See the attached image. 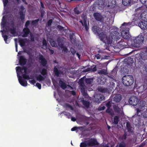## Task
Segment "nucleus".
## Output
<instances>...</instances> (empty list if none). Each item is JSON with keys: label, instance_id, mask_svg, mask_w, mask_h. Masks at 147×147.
Instances as JSON below:
<instances>
[{"label": "nucleus", "instance_id": "11", "mask_svg": "<svg viewBox=\"0 0 147 147\" xmlns=\"http://www.w3.org/2000/svg\"><path fill=\"white\" fill-rule=\"evenodd\" d=\"M105 1L106 3H108V5L107 4V8H113L116 5L115 0H105Z\"/></svg>", "mask_w": 147, "mask_h": 147}, {"label": "nucleus", "instance_id": "1", "mask_svg": "<svg viewBox=\"0 0 147 147\" xmlns=\"http://www.w3.org/2000/svg\"><path fill=\"white\" fill-rule=\"evenodd\" d=\"M130 22H124L120 27L121 29H122L121 33V36L125 40H127L130 38L131 37L130 35L129 32V26L131 25Z\"/></svg>", "mask_w": 147, "mask_h": 147}, {"label": "nucleus", "instance_id": "59", "mask_svg": "<svg viewBox=\"0 0 147 147\" xmlns=\"http://www.w3.org/2000/svg\"><path fill=\"white\" fill-rule=\"evenodd\" d=\"M80 87L85 86L84 82L82 81H80Z\"/></svg>", "mask_w": 147, "mask_h": 147}, {"label": "nucleus", "instance_id": "55", "mask_svg": "<svg viewBox=\"0 0 147 147\" xmlns=\"http://www.w3.org/2000/svg\"><path fill=\"white\" fill-rule=\"evenodd\" d=\"M144 110H142V109H140L139 107L138 108H137V114L138 115H138L139 113H141Z\"/></svg>", "mask_w": 147, "mask_h": 147}, {"label": "nucleus", "instance_id": "2", "mask_svg": "<svg viewBox=\"0 0 147 147\" xmlns=\"http://www.w3.org/2000/svg\"><path fill=\"white\" fill-rule=\"evenodd\" d=\"M110 27L108 25L103 26L102 28L98 26H95L92 27V30L95 33H97L98 35L102 32H110Z\"/></svg>", "mask_w": 147, "mask_h": 147}, {"label": "nucleus", "instance_id": "17", "mask_svg": "<svg viewBox=\"0 0 147 147\" xmlns=\"http://www.w3.org/2000/svg\"><path fill=\"white\" fill-rule=\"evenodd\" d=\"M17 76L18 78V80L20 84L22 86H27V81L25 80L22 79L21 76Z\"/></svg>", "mask_w": 147, "mask_h": 147}, {"label": "nucleus", "instance_id": "30", "mask_svg": "<svg viewBox=\"0 0 147 147\" xmlns=\"http://www.w3.org/2000/svg\"><path fill=\"white\" fill-rule=\"evenodd\" d=\"M5 16H3L1 24V26H3V27H4L5 26L7 23L6 20H5Z\"/></svg>", "mask_w": 147, "mask_h": 147}, {"label": "nucleus", "instance_id": "3", "mask_svg": "<svg viewBox=\"0 0 147 147\" xmlns=\"http://www.w3.org/2000/svg\"><path fill=\"white\" fill-rule=\"evenodd\" d=\"M134 78L131 75H125L122 78V81L123 84L126 86L132 85L134 82Z\"/></svg>", "mask_w": 147, "mask_h": 147}, {"label": "nucleus", "instance_id": "14", "mask_svg": "<svg viewBox=\"0 0 147 147\" xmlns=\"http://www.w3.org/2000/svg\"><path fill=\"white\" fill-rule=\"evenodd\" d=\"M98 143L96 139H91L90 141L87 143V145L89 146H92L98 145Z\"/></svg>", "mask_w": 147, "mask_h": 147}, {"label": "nucleus", "instance_id": "20", "mask_svg": "<svg viewBox=\"0 0 147 147\" xmlns=\"http://www.w3.org/2000/svg\"><path fill=\"white\" fill-rule=\"evenodd\" d=\"M145 103L144 101H140L138 104L139 108L142 110H145L147 109V107L145 105Z\"/></svg>", "mask_w": 147, "mask_h": 147}, {"label": "nucleus", "instance_id": "50", "mask_svg": "<svg viewBox=\"0 0 147 147\" xmlns=\"http://www.w3.org/2000/svg\"><path fill=\"white\" fill-rule=\"evenodd\" d=\"M127 134L125 132L123 135L121 137V139L122 140H125L127 138Z\"/></svg>", "mask_w": 147, "mask_h": 147}, {"label": "nucleus", "instance_id": "40", "mask_svg": "<svg viewBox=\"0 0 147 147\" xmlns=\"http://www.w3.org/2000/svg\"><path fill=\"white\" fill-rule=\"evenodd\" d=\"M22 76L23 78L25 79L28 80L30 79H32V78H30L29 75L27 74L26 73H25L24 74H23Z\"/></svg>", "mask_w": 147, "mask_h": 147}, {"label": "nucleus", "instance_id": "36", "mask_svg": "<svg viewBox=\"0 0 147 147\" xmlns=\"http://www.w3.org/2000/svg\"><path fill=\"white\" fill-rule=\"evenodd\" d=\"M106 111L107 113L111 115H113L114 114V113L112 109L110 108H107Z\"/></svg>", "mask_w": 147, "mask_h": 147}, {"label": "nucleus", "instance_id": "22", "mask_svg": "<svg viewBox=\"0 0 147 147\" xmlns=\"http://www.w3.org/2000/svg\"><path fill=\"white\" fill-rule=\"evenodd\" d=\"M59 84L60 87L63 89H66L67 88L66 84L65 82L60 80L59 81Z\"/></svg>", "mask_w": 147, "mask_h": 147}, {"label": "nucleus", "instance_id": "37", "mask_svg": "<svg viewBox=\"0 0 147 147\" xmlns=\"http://www.w3.org/2000/svg\"><path fill=\"white\" fill-rule=\"evenodd\" d=\"M40 73L43 76H45L47 75V70L46 69L43 68L41 71H40Z\"/></svg>", "mask_w": 147, "mask_h": 147}, {"label": "nucleus", "instance_id": "56", "mask_svg": "<svg viewBox=\"0 0 147 147\" xmlns=\"http://www.w3.org/2000/svg\"><path fill=\"white\" fill-rule=\"evenodd\" d=\"M3 37L4 38V40L5 42L7 43V40L8 38V37L7 36V35H2Z\"/></svg>", "mask_w": 147, "mask_h": 147}, {"label": "nucleus", "instance_id": "28", "mask_svg": "<svg viewBox=\"0 0 147 147\" xmlns=\"http://www.w3.org/2000/svg\"><path fill=\"white\" fill-rule=\"evenodd\" d=\"M141 57L142 60H145L147 59V51H145L144 53L141 54Z\"/></svg>", "mask_w": 147, "mask_h": 147}, {"label": "nucleus", "instance_id": "54", "mask_svg": "<svg viewBox=\"0 0 147 147\" xmlns=\"http://www.w3.org/2000/svg\"><path fill=\"white\" fill-rule=\"evenodd\" d=\"M141 3L145 5H147V0H140Z\"/></svg>", "mask_w": 147, "mask_h": 147}, {"label": "nucleus", "instance_id": "63", "mask_svg": "<svg viewBox=\"0 0 147 147\" xmlns=\"http://www.w3.org/2000/svg\"><path fill=\"white\" fill-rule=\"evenodd\" d=\"M125 145L124 142H121L119 145V147H125Z\"/></svg>", "mask_w": 147, "mask_h": 147}, {"label": "nucleus", "instance_id": "15", "mask_svg": "<svg viewBox=\"0 0 147 147\" xmlns=\"http://www.w3.org/2000/svg\"><path fill=\"white\" fill-rule=\"evenodd\" d=\"M27 61V60L23 56H21L19 57V63L21 66H23L26 64Z\"/></svg>", "mask_w": 147, "mask_h": 147}, {"label": "nucleus", "instance_id": "9", "mask_svg": "<svg viewBox=\"0 0 147 147\" xmlns=\"http://www.w3.org/2000/svg\"><path fill=\"white\" fill-rule=\"evenodd\" d=\"M139 102L138 99L137 97L135 96L131 97L128 100V102L129 104L133 106H136Z\"/></svg>", "mask_w": 147, "mask_h": 147}, {"label": "nucleus", "instance_id": "51", "mask_svg": "<svg viewBox=\"0 0 147 147\" xmlns=\"http://www.w3.org/2000/svg\"><path fill=\"white\" fill-rule=\"evenodd\" d=\"M65 106L66 107L70 108L71 110H73V108L69 104L67 103H66L65 104Z\"/></svg>", "mask_w": 147, "mask_h": 147}, {"label": "nucleus", "instance_id": "13", "mask_svg": "<svg viewBox=\"0 0 147 147\" xmlns=\"http://www.w3.org/2000/svg\"><path fill=\"white\" fill-rule=\"evenodd\" d=\"M58 67V66H55L53 69V71L55 75L58 77H60L61 75L63 74V72L60 70H58L57 68Z\"/></svg>", "mask_w": 147, "mask_h": 147}, {"label": "nucleus", "instance_id": "31", "mask_svg": "<svg viewBox=\"0 0 147 147\" xmlns=\"http://www.w3.org/2000/svg\"><path fill=\"white\" fill-rule=\"evenodd\" d=\"M36 78V80L39 82L42 81L45 79V78L40 74L38 75L37 76Z\"/></svg>", "mask_w": 147, "mask_h": 147}, {"label": "nucleus", "instance_id": "42", "mask_svg": "<svg viewBox=\"0 0 147 147\" xmlns=\"http://www.w3.org/2000/svg\"><path fill=\"white\" fill-rule=\"evenodd\" d=\"M128 63L129 62L130 63H129V65L132 64L134 62V60L133 59L130 57H128V59L127 60Z\"/></svg>", "mask_w": 147, "mask_h": 147}, {"label": "nucleus", "instance_id": "25", "mask_svg": "<svg viewBox=\"0 0 147 147\" xmlns=\"http://www.w3.org/2000/svg\"><path fill=\"white\" fill-rule=\"evenodd\" d=\"M126 128L129 132H132V127L129 122H127L126 124Z\"/></svg>", "mask_w": 147, "mask_h": 147}, {"label": "nucleus", "instance_id": "58", "mask_svg": "<svg viewBox=\"0 0 147 147\" xmlns=\"http://www.w3.org/2000/svg\"><path fill=\"white\" fill-rule=\"evenodd\" d=\"M145 110H146V111L143 113V115L144 117L147 118V109H145Z\"/></svg>", "mask_w": 147, "mask_h": 147}, {"label": "nucleus", "instance_id": "34", "mask_svg": "<svg viewBox=\"0 0 147 147\" xmlns=\"http://www.w3.org/2000/svg\"><path fill=\"white\" fill-rule=\"evenodd\" d=\"M93 79L91 78H86L85 79V81L87 84H90L93 82Z\"/></svg>", "mask_w": 147, "mask_h": 147}, {"label": "nucleus", "instance_id": "10", "mask_svg": "<svg viewBox=\"0 0 147 147\" xmlns=\"http://www.w3.org/2000/svg\"><path fill=\"white\" fill-rule=\"evenodd\" d=\"M95 100L94 102L99 104L101 102L105 99V97L103 95L101 94H96L94 96Z\"/></svg>", "mask_w": 147, "mask_h": 147}, {"label": "nucleus", "instance_id": "48", "mask_svg": "<svg viewBox=\"0 0 147 147\" xmlns=\"http://www.w3.org/2000/svg\"><path fill=\"white\" fill-rule=\"evenodd\" d=\"M53 22V20L52 19H50L47 22V26H50L51 25V24Z\"/></svg>", "mask_w": 147, "mask_h": 147}, {"label": "nucleus", "instance_id": "61", "mask_svg": "<svg viewBox=\"0 0 147 147\" xmlns=\"http://www.w3.org/2000/svg\"><path fill=\"white\" fill-rule=\"evenodd\" d=\"M86 86L83 87H80V89L81 92H84L86 91Z\"/></svg>", "mask_w": 147, "mask_h": 147}, {"label": "nucleus", "instance_id": "62", "mask_svg": "<svg viewBox=\"0 0 147 147\" xmlns=\"http://www.w3.org/2000/svg\"><path fill=\"white\" fill-rule=\"evenodd\" d=\"M42 45L43 46H45L46 47L47 46V43L46 40L45 39H44L42 41Z\"/></svg>", "mask_w": 147, "mask_h": 147}, {"label": "nucleus", "instance_id": "27", "mask_svg": "<svg viewBox=\"0 0 147 147\" xmlns=\"http://www.w3.org/2000/svg\"><path fill=\"white\" fill-rule=\"evenodd\" d=\"M97 73L100 75H106L107 74V71L105 69H102L101 70H98Z\"/></svg>", "mask_w": 147, "mask_h": 147}, {"label": "nucleus", "instance_id": "23", "mask_svg": "<svg viewBox=\"0 0 147 147\" xmlns=\"http://www.w3.org/2000/svg\"><path fill=\"white\" fill-rule=\"evenodd\" d=\"M24 10H21L19 12L20 18L22 21H24L25 18V14L23 13Z\"/></svg>", "mask_w": 147, "mask_h": 147}, {"label": "nucleus", "instance_id": "64", "mask_svg": "<svg viewBox=\"0 0 147 147\" xmlns=\"http://www.w3.org/2000/svg\"><path fill=\"white\" fill-rule=\"evenodd\" d=\"M36 86L39 89H41V86L40 84L38 83H36Z\"/></svg>", "mask_w": 147, "mask_h": 147}, {"label": "nucleus", "instance_id": "33", "mask_svg": "<svg viewBox=\"0 0 147 147\" xmlns=\"http://www.w3.org/2000/svg\"><path fill=\"white\" fill-rule=\"evenodd\" d=\"M57 41L59 46V47L61 46V47H62L63 44L62 42L61 38L60 37H58L57 38Z\"/></svg>", "mask_w": 147, "mask_h": 147}, {"label": "nucleus", "instance_id": "12", "mask_svg": "<svg viewBox=\"0 0 147 147\" xmlns=\"http://www.w3.org/2000/svg\"><path fill=\"white\" fill-rule=\"evenodd\" d=\"M39 59L40 61V63L43 67H45L47 63V62L46 59L42 55L40 54L39 55Z\"/></svg>", "mask_w": 147, "mask_h": 147}, {"label": "nucleus", "instance_id": "6", "mask_svg": "<svg viewBox=\"0 0 147 147\" xmlns=\"http://www.w3.org/2000/svg\"><path fill=\"white\" fill-rule=\"evenodd\" d=\"M116 45L118 48L120 49L127 48L129 47L127 40L124 39H121L120 41L117 43Z\"/></svg>", "mask_w": 147, "mask_h": 147}, {"label": "nucleus", "instance_id": "45", "mask_svg": "<svg viewBox=\"0 0 147 147\" xmlns=\"http://www.w3.org/2000/svg\"><path fill=\"white\" fill-rule=\"evenodd\" d=\"M112 101H109L107 102L106 106L107 108H111V107Z\"/></svg>", "mask_w": 147, "mask_h": 147}, {"label": "nucleus", "instance_id": "24", "mask_svg": "<svg viewBox=\"0 0 147 147\" xmlns=\"http://www.w3.org/2000/svg\"><path fill=\"white\" fill-rule=\"evenodd\" d=\"M81 101L85 107L87 108L89 107L90 105V102L88 101L84 100L83 98L81 99Z\"/></svg>", "mask_w": 147, "mask_h": 147}, {"label": "nucleus", "instance_id": "21", "mask_svg": "<svg viewBox=\"0 0 147 147\" xmlns=\"http://www.w3.org/2000/svg\"><path fill=\"white\" fill-rule=\"evenodd\" d=\"M121 96L120 94H117L114 97L113 101L115 102H119L121 100Z\"/></svg>", "mask_w": 147, "mask_h": 147}, {"label": "nucleus", "instance_id": "41", "mask_svg": "<svg viewBox=\"0 0 147 147\" xmlns=\"http://www.w3.org/2000/svg\"><path fill=\"white\" fill-rule=\"evenodd\" d=\"M50 44L53 47H55L57 46L56 42L53 40H51L50 41Z\"/></svg>", "mask_w": 147, "mask_h": 147}, {"label": "nucleus", "instance_id": "46", "mask_svg": "<svg viewBox=\"0 0 147 147\" xmlns=\"http://www.w3.org/2000/svg\"><path fill=\"white\" fill-rule=\"evenodd\" d=\"M87 145V143L86 144L84 142H81L80 145V147H86Z\"/></svg>", "mask_w": 147, "mask_h": 147}, {"label": "nucleus", "instance_id": "4", "mask_svg": "<svg viewBox=\"0 0 147 147\" xmlns=\"http://www.w3.org/2000/svg\"><path fill=\"white\" fill-rule=\"evenodd\" d=\"M99 37L102 42L108 45L111 44L113 41L111 34L109 36H107L102 32L99 34Z\"/></svg>", "mask_w": 147, "mask_h": 147}, {"label": "nucleus", "instance_id": "49", "mask_svg": "<svg viewBox=\"0 0 147 147\" xmlns=\"http://www.w3.org/2000/svg\"><path fill=\"white\" fill-rule=\"evenodd\" d=\"M84 26L85 29L86 31H87L88 30L89 28L88 26L87 25V22L85 21L84 22Z\"/></svg>", "mask_w": 147, "mask_h": 147}, {"label": "nucleus", "instance_id": "47", "mask_svg": "<svg viewBox=\"0 0 147 147\" xmlns=\"http://www.w3.org/2000/svg\"><path fill=\"white\" fill-rule=\"evenodd\" d=\"M82 18L83 20V22H84L85 21H86L87 16H86L84 14H82Z\"/></svg>", "mask_w": 147, "mask_h": 147}, {"label": "nucleus", "instance_id": "35", "mask_svg": "<svg viewBox=\"0 0 147 147\" xmlns=\"http://www.w3.org/2000/svg\"><path fill=\"white\" fill-rule=\"evenodd\" d=\"M131 0H122L123 4L125 6H127L129 5L130 3Z\"/></svg>", "mask_w": 147, "mask_h": 147}, {"label": "nucleus", "instance_id": "26", "mask_svg": "<svg viewBox=\"0 0 147 147\" xmlns=\"http://www.w3.org/2000/svg\"><path fill=\"white\" fill-rule=\"evenodd\" d=\"M113 109L115 112L118 113H120L121 109L119 107L115 105H113Z\"/></svg>", "mask_w": 147, "mask_h": 147}, {"label": "nucleus", "instance_id": "57", "mask_svg": "<svg viewBox=\"0 0 147 147\" xmlns=\"http://www.w3.org/2000/svg\"><path fill=\"white\" fill-rule=\"evenodd\" d=\"M71 53L73 55H74L76 53V51L75 50L72 48H71L70 49Z\"/></svg>", "mask_w": 147, "mask_h": 147}, {"label": "nucleus", "instance_id": "39", "mask_svg": "<svg viewBox=\"0 0 147 147\" xmlns=\"http://www.w3.org/2000/svg\"><path fill=\"white\" fill-rule=\"evenodd\" d=\"M8 31H10V33L11 34H14L16 33V28L14 27H13L12 28H9Z\"/></svg>", "mask_w": 147, "mask_h": 147}, {"label": "nucleus", "instance_id": "5", "mask_svg": "<svg viewBox=\"0 0 147 147\" xmlns=\"http://www.w3.org/2000/svg\"><path fill=\"white\" fill-rule=\"evenodd\" d=\"M113 30L110 33L114 41L116 42L121 38V36L119 32L117 31L118 28L116 27L113 26Z\"/></svg>", "mask_w": 147, "mask_h": 147}, {"label": "nucleus", "instance_id": "38", "mask_svg": "<svg viewBox=\"0 0 147 147\" xmlns=\"http://www.w3.org/2000/svg\"><path fill=\"white\" fill-rule=\"evenodd\" d=\"M59 47L62 49V51L64 53H67L68 51V49L66 47L64 46L63 44V46L62 47L61 46Z\"/></svg>", "mask_w": 147, "mask_h": 147}, {"label": "nucleus", "instance_id": "19", "mask_svg": "<svg viewBox=\"0 0 147 147\" xmlns=\"http://www.w3.org/2000/svg\"><path fill=\"white\" fill-rule=\"evenodd\" d=\"M138 25L142 29L145 30L147 29V22L141 21L139 22Z\"/></svg>", "mask_w": 147, "mask_h": 147}, {"label": "nucleus", "instance_id": "32", "mask_svg": "<svg viewBox=\"0 0 147 147\" xmlns=\"http://www.w3.org/2000/svg\"><path fill=\"white\" fill-rule=\"evenodd\" d=\"M119 121V118L118 116H116L114 117L113 119V123L115 124H117Z\"/></svg>", "mask_w": 147, "mask_h": 147}, {"label": "nucleus", "instance_id": "7", "mask_svg": "<svg viewBox=\"0 0 147 147\" xmlns=\"http://www.w3.org/2000/svg\"><path fill=\"white\" fill-rule=\"evenodd\" d=\"M96 20L99 21L102 23L105 22V18L106 16L104 15H102L98 13H95L93 14Z\"/></svg>", "mask_w": 147, "mask_h": 147}, {"label": "nucleus", "instance_id": "44", "mask_svg": "<svg viewBox=\"0 0 147 147\" xmlns=\"http://www.w3.org/2000/svg\"><path fill=\"white\" fill-rule=\"evenodd\" d=\"M20 45L21 46H24L25 44V42L23 39H21L19 41Z\"/></svg>", "mask_w": 147, "mask_h": 147}, {"label": "nucleus", "instance_id": "43", "mask_svg": "<svg viewBox=\"0 0 147 147\" xmlns=\"http://www.w3.org/2000/svg\"><path fill=\"white\" fill-rule=\"evenodd\" d=\"M39 21V19H37L34 20H32L31 22V24L32 25H35L38 24Z\"/></svg>", "mask_w": 147, "mask_h": 147}, {"label": "nucleus", "instance_id": "18", "mask_svg": "<svg viewBox=\"0 0 147 147\" xmlns=\"http://www.w3.org/2000/svg\"><path fill=\"white\" fill-rule=\"evenodd\" d=\"M140 16L142 20L147 22V11H144L140 14Z\"/></svg>", "mask_w": 147, "mask_h": 147}, {"label": "nucleus", "instance_id": "16", "mask_svg": "<svg viewBox=\"0 0 147 147\" xmlns=\"http://www.w3.org/2000/svg\"><path fill=\"white\" fill-rule=\"evenodd\" d=\"M24 34L22 35L23 37H26L28 36L29 34L30 33L29 29L27 27L24 28L23 30Z\"/></svg>", "mask_w": 147, "mask_h": 147}, {"label": "nucleus", "instance_id": "53", "mask_svg": "<svg viewBox=\"0 0 147 147\" xmlns=\"http://www.w3.org/2000/svg\"><path fill=\"white\" fill-rule=\"evenodd\" d=\"M17 71L22 73V68L20 66H17L16 67Z\"/></svg>", "mask_w": 147, "mask_h": 147}, {"label": "nucleus", "instance_id": "52", "mask_svg": "<svg viewBox=\"0 0 147 147\" xmlns=\"http://www.w3.org/2000/svg\"><path fill=\"white\" fill-rule=\"evenodd\" d=\"M30 41L32 42H34V36L32 33H30Z\"/></svg>", "mask_w": 147, "mask_h": 147}, {"label": "nucleus", "instance_id": "60", "mask_svg": "<svg viewBox=\"0 0 147 147\" xmlns=\"http://www.w3.org/2000/svg\"><path fill=\"white\" fill-rule=\"evenodd\" d=\"M105 108V107L104 106H100L98 107V110L99 111H101L104 110Z\"/></svg>", "mask_w": 147, "mask_h": 147}, {"label": "nucleus", "instance_id": "29", "mask_svg": "<svg viewBox=\"0 0 147 147\" xmlns=\"http://www.w3.org/2000/svg\"><path fill=\"white\" fill-rule=\"evenodd\" d=\"M88 71H91L93 72L97 70L96 66L95 65H94L91 66L90 68H88L87 69Z\"/></svg>", "mask_w": 147, "mask_h": 147}, {"label": "nucleus", "instance_id": "8", "mask_svg": "<svg viewBox=\"0 0 147 147\" xmlns=\"http://www.w3.org/2000/svg\"><path fill=\"white\" fill-rule=\"evenodd\" d=\"M143 41V40L141 38H137L132 40L131 45L134 47H140Z\"/></svg>", "mask_w": 147, "mask_h": 147}]
</instances>
